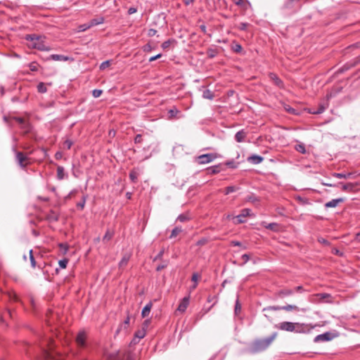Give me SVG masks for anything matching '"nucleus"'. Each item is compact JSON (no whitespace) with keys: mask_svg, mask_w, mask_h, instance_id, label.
<instances>
[{"mask_svg":"<svg viewBox=\"0 0 360 360\" xmlns=\"http://www.w3.org/2000/svg\"><path fill=\"white\" fill-rule=\"evenodd\" d=\"M278 333H273L271 335L262 338H256L248 345V352L250 354H258L266 350L276 340Z\"/></svg>","mask_w":360,"mask_h":360,"instance_id":"obj_1","label":"nucleus"},{"mask_svg":"<svg viewBox=\"0 0 360 360\" xmlns=\"http://www.w3.org/2000/svg\"><path fill=\"white\" fill-rule=\"evenodd\" d=\"M25 39L30 41V47L39 51H49L50 49L45 44L43 37L37 34H27Z\"/></svg>","mask_w":360,"mask_h":360,"instance_id":"obj_2","label":"nucleus"},{"mask_svg":"<svg viewBox=\"0 0 360 360\" xmlns=\"http://www.w3.org/2000/svg\"><path fill=\"white\" fill-rule=\"evenodd\" d=\"M47 347L48 348H45L44 346H41L43 352V360H63V356L53 350L51 340H47Z\"/></svg>","mask_w":360,"mask_h":360,"instance_id":"obj_3","label":"nucleus"},{"mask_svg":"<svg viewBox=\"0 0 360 360\" xmlns=\"http://www.w3.org/2000/svg\"><path fill=\"white\" fill-rule=\"evenodd\" d=\"M220 155L217 153H207L202 154L195 158V161L199 165H205L210 163L217 158H219Z\"/></svg>","mask_w":360,"mask_h":360,"instance_id":"obj_4","label":"nucleus"},{"mask_svg":"<svg viewBox=\"0 0 360 360\" xmlns=\"http://www.w3.org/2000/svg\"><path fill=\"white\" fill-rule=\"evenodd\" d=\"M313 328H314V326L311 324L295 322L294 333L308 334L311 333Z\"/></svg>","mask_w":360,"mask_h":360,"instance_id":"obj_5","label":"nucleus"},{"mask_svg":"<svg viewBox=\"0 0 360 360\" xmlns=\"http://www.w3.org/2000/svg\"><path fill=\"white\" fill-rule=\"evenodd\" d=\"M278 310H285L286 311H299V308L294 304H287L285 306H269L263 308L262 311H278Z\"/></svg>","mask_w":360,"mask_h":360,"instance_id":"obj_6","label":"nucleus"},{"mask_svg":"<svg viewBox=\"0 0 360 360\" xmlns=\"http://www.w3.org/2000/svg\"><path fill=\"white\" fill-rule=\"evenodd\" d=\"M226 168L224 167V165L223 163H219L218 165L209 167L205 169L206 174L208 175H214L220 173L221 172H224Z\"/></svg>","mask_w":360,"mask_h":360,"instance_id":"obj_7","label":"nucleus"},{"mask_svg":"<svg viewBox=\"0 0 360 360\" xmlns=\"http://www.w3.org/2000/svg\"><path fill=\"white\" fill-rule=\"evenodd\" d=\"M295 322L283 321L276 325V328L283 331L294 333Z\"/></svg>","mask_w":360,"mask_h":360,"instance_id":"obj_8","label":"nucleus"},{"mask_svg":"<svg viewBox=\"0 0 360 360\" xmlns=\"http://www.w3.org/2000/svg\"><path fill=\"white\" fill-rule=\"evenodd\" d=\"M15 159L19 166L22 169H25L29 164L28 158L22 152H16Z\"/></svg>","mask_w":360,"mask_h":360,"instance_id":"obj_9","label":"nucleus"},{"mask_svg":"<svg viewBox=\"0 0 360 360\" xmlns=\"http://www.w3.org/2000/svg\"><path fill=\"white\" fill-rule=\"evenodd\" d=\"M359 63H360V56L356 57L354 59L352 60L351 61L347 62V63H345L342 68H340L338 70V72H340V73H342V72L349 70L350 68L356 66Z\"/></svg>","mask_w":360,"mask_h":360,"instance_id":"obj_10","label":"nucleus"},{"mask_svg":"<svg viewBox=\"0 0 360 360\" xmlns=\"http://www.w3.org/2000/svg\"><path fill=\"white\" fill-rule=\"evenodd\" d=\"M359 184L358 183H347L343 184L342 182L338 183V186H341V189L342 191L348 192V193H354L356 191V186Z\"/></svg>","mask_w":360,"mask_h":360,"instance_id":"obj_11","label":"nucleus"},{"mask_svg":"<svg viewBox=\"0 0 360 360\" xmlns=\"http://www.w3.org/2000/svg\"><path fill=\"white\" fill-rule=\"evenodd\" d=\"M333 338V335L330 332H326L323 334H320L316 335L314 339V342H326V341H330Z\"/></svg>","mask_w":360,"mask_h":360,"instance_id":"obj_12","label":"nucleus"},{"mask_svg":"<svg viewBox=\"0 0 360 360\" xmlns=\"http://www.w3.org/2000/svg\"><path fill=\"white\" fill-rule=\"evenodd\" d=\"M245 201L251 202L255 206L258 207L259 205L261 199L254 193H250L245 198Z\"/></svg>","mask_w":360,"mask_h":360,"instance_id":"obj_13","label":"nucleus"},{"mask_svg":"<svg viewBox=\"0 0 360 360\" xmlns=\"http://www.w3.org/2000/svg\"><path fill=\"white\" fill-rule=\"evenodd\" d=\"M76 342L79 347L84 348L86 346V333L84 331H80L76 338Z\"/></svg>","mask_w":360,"mask_h":360,"instance_id":"obj_14","label":"nucleus"},{"mask_svg":"<svg viewBox=\"0 0 360 360\" xmlns=\"http://www.w3.org/2000/svg\"><path fill=\"white\" fill-rule=\"evenodd\" d=\"M269 77L276 86L281 89L284 87L283 81L276 75V74L274 72H270L269 74Z\"/></svg>","mask_w":360,"mask_h":360,"instance_id":"obj_15","label":"nucleus"},{"mask_svg":"<svg viewBox=\"0 0 360 360\" xmlns=\"http://www.w3.org/2000/svg\"><path fill=\"white\" fill-rule=\"evenodd\" d=\"M46 220L49 222H56L59 219V214L56 211L51 210H50L45 217Z\"/></svg>","mask_w":360,"mask_h":360,"instance_id":"obj_16","label":"nucleus"},{"mask_svg":"<svg viewBox=\"0 0 360 360\" xmlns=\"http://www.w3.org/2000/svg\"><path fill=\"white\" fill-rule=\"evenodd\" d=\"M251 210L248 208H245L241 210V212L240 214H238L236 217L237 219V224H242L245 222V220L243 219L245 217L248 216H250Z\"/></svg>","mask_w":360,"mask_h":360,"instance_id":"obj_17","label":"nucleus"},{"mask_svg":"<svg viewBox=\"0 0 360 360\" xmlns=\"http://www.w3.org/2000/svg\"><path fill=\"white\" fill-rule=\"evenodd\" d=\"M189 299H190V297L189 296H187V297H184L180 302L179 306H178V308H177V310L179 311L180 312L183 313L184 312L188 306V304H189Z\"/></svg>","mask_w":360,"mask_h":360,"instance_id":"obj_18","label":"nucleus"},{"mask_svg":"<svg viewBox=\"0 0 360 360\" xmlns=\"http://www.w3.org/2000/svg\"><path fill=\"white\" fill-rule=\"evenodd\" d=\"M49 60H60V61H73L74 59L71 57L60 55V54H52L49 57Z\"/></svg>","mask_w":360,"mask_h":360,"instance_id":"obj_19","label":"nucleus"},{"mask_svg":"<svg viewBox=\"0 0 360 360\" xmlns=\"http://www.w3.org/2000/svg\"><path fill=\"white\" fill-rule=\"evenodd\" d=\"M344 200L345 199L342 198L333 199L332 200L325 203L324 206L326 208L336 207L339 203L343 202Z\"/></svg>","mask_w":360,"mask_h":360,"instance_id":"obj_20","label":"nucleus"},{"mask_svg":"<svg viewBox=\"0 0 360 360\" xmlns=\"http://www.w3.org/2000/svg\"><path fill=\"white\" fill-rule=\"evenodd\" d=\"M293 292H294V290L292 289L284 288V289H281V290H278L276 293V295L277 297H278L280 298H283L285 297L290 296V295H292Z\"/></svg>","mask_w":360,"mask_h":360,"instance_id":"obj_21","label":"nucleus"},{"mask_svg":"<svg viewBox=\"0 0 360 360\" xmlns=\"http://www.w3.org/2000/svg\"><path fill=\"white\" fill-rule=\"evenodd\" d=\"M246 136H247V132L245 131L244 129H241L236 134L235 139L238 143H241V142L245 141Z\"/></svg>","mask_w":360,"mask_h":360,"instance_id":"obj_22","label":"nucleus"},{"mask_svg":"<svg viewBox=\"0 0 360 360\" xmlns=\"http://www.w3.org/2000/svg\"><path fill=\"white\" fill-rule=\"evenodd\" d=\"M248 160L254 165H258L264 160V158L258 155H252L248 157Z\"/></svg>","mask_w":360,"mask_h":360,"instance_id":"obj_23","label":"nucleus"},{"mask_svg":"<svg viewBox=\"0 0 360 360\" xmlns=\"http://www.w3.org/2000/svg\"><path fill=\"white\" fill-rule=\"evenodd\" d=\"M332 176L335 178L338 179H350L354 176L353 172H347V173H336L334 172L332 174Z\"/></svg>","mask_w":360,"mask_h":360,"instance_id":"obj_24","label":"nucleus"},{"mask_svg":"<svg viewBox=\"0 0 360 360\" xmlns=\"http://www.w3.org/2000/svg\"><path fill=\"white\" fill-rule=\"evenodd\" d=\"M139 176V172L136 169H133L132 170H131L129 174V177L133 183L137 182Z\"/></svg>","mask_w":360,"mask_h":360,"instance_id":"obj_25","label":"nucleus"},{"mask_svg":"<svg viewBox=\"0 0 360 360\" xmlns=\"http://www.w3.org/2000/svg\"><path fill=\"white\" fill-rule=\"evenodd\" d=\"M262 226L265 229H269V230H271V231H278V228H279V225L277 223L266 224V222H263L262 223Z\"/></svg>","mask_w":360,"mask_h":360,"instance_id":"obj_26","label":"nucleus"},{"mask_svg":"<svg viewBox=\"0 0 360 360\" xmlns=\"http://www.w3.org/2000/svg\"><path fill=\"white\" fill-rule=\"evenodd\" d=\"M65 177H68V175L65 173L64 167L62 166L57 167V179L58 180H63Z\"/></svg>","mask_w":360,"mask_h":360,"instance_id":"obj_27","label":"nucleus"},{"mask_svg":"<svg viewBox=\"0 0 360 360\" xmlns=\"http://www.w3.org/2000/svg\"><path fill=\"white\" fill-rule=\"evenodd\" d=\"M153 307V304L151 302H148L142 309L141 316L143 317H146L149 315L151 308Z\"/></svg>","mask_w":360,"mask_h":360,"instance_id":"obj_28","label":"nucleus"},{"mask_svg":"<svg viewBox=\"0 0 360 360\" xmlns=\"http://www.w3.org/2000/svg\"><path fill=\"white\" fill-rule=\"evenodd\" d=\"M114 233L115 232L113 230L107 229L104 236L103 237V241L105 242L110 240L112 238Z\"/></svg>","mask_w":360,"mask_h":360,"instance_id":"obj_29","label":"nucleus"},{"mask_svg":"<svg viewBox=\"0 0 360 360\" xmlns=\"http://www.w3.org/2000/svg\"><path fill=\"white\" fill-rule=\"evenodd\" d=\"M87 198V195H84L82 200L77 203L76 206L79 210H82L84 208Z\"/></svg>","mask_w":360,"mask_h":360,"instance_id":"obj_30","label":"nucleus"},{"mask_svg":"<svg viewBox=\"0 0 360 360\" xmlns=\"http://www.w3.org/2000/svg\"><path fill=\"white\" fill-rule=\"evenodd\" d=\"M146 335V331L144 327H142L141 330H137L135 333L134 338H138L139 340L143 338Z\"/></svg>","mask_w":360,"mask_h":360,"instance_id":"obj_31","label":"nucleus"},{"mask_svg":"<svg viewBox=\"0 0 360 360\" xmlns=\"http://www.w3.org/2000/svg\"><path fill=\"white\" fill-rule=\"evenodd\" d=\"M182 232V229L181 227H179V226H176L175 228H174L171 232V234L169 236V238L172 239V238H176L180 233Z\"/></svg>","mask_w":360,"mask_h":360,"instance_id":"obj_32","label":"nucleus"},{"mask_svg":"<svg viewBox=\"0 0 360 360\" xmlns=\"http://www.w3.org/2000/svg\"><path fill=\"white\" fill-rule=\"evenodd\" d=\"M20 128L23 130L25 134H27L31 131V124L28 121L25 120L24 124L20 125Z\"/></svg>","mask_w":360,"mask_h":360,"instance_id":"obj_33","label":"nucleus"},{"mask_svg":"<svg viewBox=\"0 0 360 360\" xmlns=\"http://www.w3.org/2000/svg\"><path fill=\"white\" fill-rule=\"evenodd\" d=\"M103 22H104V18L103 17H100V18H94V19L91 20L89 22V24L91 25V27H92V26L102 24V23H103Z\"/></svg>","mask_w":360,"mask_h":360,"instance_id":"obj_34","label":"nucleus"},{"mask_svg":"<svg viewBox=\"0 0 360 360\" xmlns=\"http://www.w3.org/2000/svg\"><path fill=\"white\" fill-rule=\"evenodd\" d=\"M224 165V167H228L231 169H236L238 167V163L236 162L233 160H228L223 163Z\"/></svg>","mask_w":360,"mask_h":360,"instance_id":"obj_35","label":"nucleus"},{"mask_svg":"<svg viewBox=\"0 0 360 360\" xmlns=\"http://www.w3.org/2000/svg\"><path fill=\"white\" fill-rule=\"evenodd\" d=\"M129 259H130V255H124L123 257L122 258L121 261L119 263L120 268L125 266L127 264Z\"/></svg>","mask_w":360,"mask_h":360,"instance_id":"obj_36","label":"nucleus"},{"mask_svg":"<svg viewBox=\"0 0 360 360\" xmlns=\"http://www.w3.org/2000/svg\"><path fill=\"white\" fill-rule=\"evenodd\" d=\"M231 50L235 53H240L243 51V47L240 44L233 42L231 45Z\"/></svg>","mask_w":360,"mask_h":360,"instance_id":"obj_37","label":"nucleus"},{"mask_svg":"<svg viewBox=\"0 0 360 360\" xmlns=\"http://www.w3.org/2000/svg\"><path fill=\"white\" fill-rule=\"evenodd\" d=\"M202 97L206 99L212 100L214 98V94L210 89H206L202 93Z\"/></svg>","mask_w":360,"mask_h":360,"instance_id":"obj_38","label":"nucleus"},{"mask_svg":"<svg viewBox=\"0 0 360 360\" xmlns=\"http://www.w3.org/2000/svg\"><path fill=\"white\" fill-rule=\"evenodd\" d=\"M218 53V51L216 49H208L207 51V57L210 58H214Z\"/></svg>","mask_w":360,"mask_h":360,"instance_id":"obj_39","label":"nucleus"},{"mask_svg":"<svg viewBox=\"0 0 360 360\" xmlns=\"http://www.w3.org/2000/svg\"><path fill=\"white\" fill-rule=\"evenodd\" d=\"M29 256H30V263H31L32 267V268H35L37 266V262H36V260H35L34 257L33 255L32 250H30Z\"/></svg>","mask_w":360,"mask_h":360,"instance_id":"obj_40","label":"nucleus"},{"mask_svg":"<svg viewBox=\"0 0 360 360\" xmlns=\"http://www.w3.org/2000/svg\"><path fill=\"white\" fill-rule=\"evenodd\" d=\"M295 150L302 154H305L307 152L305 146L303 143L296 145Z\"/></svg>","mask_w":360,"mask_h":360,"instance_id":"obj_41","label":"nucleus"},{"mask_svg":"<svg viewBox=\"0 0 360 360\" xmlns=\"http://www.w3.org/2000/svg\"><path fill=\"white\" fill-rule=\"evenodd\" d=\"M179 112H180V111L175 107H174L173 108L170 109L168 111L169 118H173V117H176V115Z\"/></svg>","mask_w":360,"mask_h":360,"instance_id":"obj_42","label":"nucleus"},{"mask_svg":"<svg viewBox=\"0 0 360 360\" xmlns=\"http://www.w3.org/2000/svg\"><path fill=\"white\" fill-rule=\"evenodd\" d=\"M300 0H287L284 4V8L287 9H292L293 8V3L298 2Z\"/></svg>","mask_w":360,"mask_h":360,"instance_id":"obj_43","label":"nucleus"},{"mask_svg":"<svg viewBox=\"0 0 360 360\" xmlns=\"http://www.w3.org/2000/svg\"><path fill=\"white\" fill-rule=\"evenodd\" d=\"M190 219L189 216L187 214H181L178 216L177 220L181 222H186Z\"/></svg>","mask_w":360,"mask_h":360,"instance_id":"obj_44","label":"nucleus"},{"mask_svg":"<svg viewBox=\"0 0 360 360\" xmlns=\"http://www.w3.org/2000/svg\"><path fill=\"white\" fill-rule=\"evenodd\" d=\"M37 91H38V92H39L41 94L46 93L47 91V89H46L44 83H43V82L39 83V84L37 85Z\"/></svg>","mask_w":360,"mask_h":360,"instance_id":"obj_45","label":"nucleus"},{"mask_svg":"<svg viewBox=\"0 0 360 360\" xmlns=\"http://www.w3.org/2000/svg\"><path fill=\"white\" fill-rule=\"evenodd\" d=\"M174 41H175V40L173 39H168V40L164 41L162 44L161 46H162V48L163 49H168L170 46L171 44L174 42Z\"/></svg>","mask_w":360,"mask_h":360,"instance_id":"obj_46","label":"nucleus"},{"mask_svg":"<svg viewBox=\"0 0 360 360\" xmlns=\"http://www.w3.org/2000/svg\"><path fill=\"white\" fill-rule=\"evenodd\" d=\"M60 250L62 251L63 255H65L68 250L69 246L66 243H60L58 245Z\"/></svg>","mask_w":360,"mask_h":360,"instance_id":"obj_47","label":"nucleus"},{"mask_svg":"<svg viewBox=\"0 0 360 360\" xmlns=\"http://www.w3.org/2000/svg\"><path fill=\"white\" fill-rule=\"evenodd\" d=\"M284 109L285 110V111H287L288 112H289L292 115L297 114V110L295 109H294L293 108L290 107L289 105H285Z\"/></svg>","mask_w":360,"mask_h":360,"instance_id":"obj_48","label":"nucleus"},{"mask_svg":"<svg viewBox=\"0 0 360 360\" xmlns=\"http://www.w3.org/2000/svg\"><path fill=\"white\" fill-rule=\"evenodd\" d=\"M238 189V188L234 186H228L226 188L224 193H225V195H228L231 193L236 191Z\"/></svg>","mask_w":360,"mask_h":360,"instance_id":"obj_49","label":"nucleus"},{"mask_svg":"<svg viewBox=\"0 0 360 360\" xmlns=\"http://www.w3.org/2000/svg\"><path fill=\"white\" fill-rule=\"evenodd\" d=\"M169 262L168 261H164L162 264H160L157 266L156 271H160L162 269H165L168 266Z\"/></svg>","mask_w":360,"mask_h":360,"instance_id":"obj_50","label":"nucleus"},{"mask_svg":"<svg viewBox=\"0 0 360 360\" xmlns=\"http://www.w3.org/2000/svg\"><path fill=\"white\" fill-rule=\"evenodd\" d=\"M69 260L67 258L63 259L59 261L58 264L60 268L65 269L67 267Z\"/></svg>","mask_w":360,"mask_h":360,"instance_id":"obj_51","label":"nucleus"},{"mask_svg":"<svg viewBox=\"0 0 360 360\" xmlns=\"http://www.w3.org/2000/svg\"><path fill=\"white\" fill-rule=\"evenodd\" d=\"M250 25L248 22H240L238 26V29L241 31H245L248 28V27Z\"/></svg>","mask_w":360,"mask_h":360,"instance_id":"obj_52","label":"nucleus"},{"mask_svg":"<svg viewBox=\"0 0 360 360\" xmlns=\"http://www.w3.org/2000/svg\"><path fill=\"white\" fill-rule=\"evenodd\" d=\"M72 145H73V142L70 139H66L63 142V146H64V148H65L67 149H70Z\"/></svg>","mask_w":360,"mask_h":360,"instance_id":"obj_53","label":"nucleus"},{"mask_svg":"<svg viewBox=\"0 0 360 360\" xmlns=\"http://www.w3.org/2000/svg\"><path fill=\"white\" fill-rule=\"evenodd\" d=\"M165 252V250L164 249H162L159 252L158 254L155 257V258L153 259V261L155 262L157 260H161L162 258V256H163V254Z\"/></svg>","mask_w":360,"mask_h":360,"instance_id":"obj_54","label":"nucleus"},{"mask_svg":"<svg viewBox=\"0 0 360 360\" xmlns=\"http://www.w3.org/2000/svg\"><path fill=\"white\" fill-rule=\"evenodd\" d=\"M103 91L101 89H94L92 91V95L94 98H98L102 94Z\"/></svg>","mask_w":360,"mask_h":360,"instance_id":"obj_55","label":"nucleus"},{"mask_svg":"<svg viewBox=\"0 0 360 360\" xmlns=\"http://www.w3.org/2000/svg\"><path fill=\"white\" fill-rule=\"evenodd\" d=\"M110 64V60H105V61H103L101 65H100V70H105V68H107Z\"/></svg>","mask_w":360,"mask_h":360,"instance_id":"obj_56","label":"nucleus"},{"mask_svg":"<svg viewBox=\"0 0 360 360\" xmlns=\"http://www.w3.org/2000/svg\"><path fill=\"white\" fill-rule=\"evenodd\" d=\"M326 107L323 105H320L317 110L313 112L314 114H321L324 112Z\"/></svg>","mask_w":360,"mask_h":360,"instance_id":"obj_57","label":"nucleus"},{"mask_svg":"<svg viewBox=\"0 0 360 360\" xmlns=\"http://www.w3.org/2000/svg\"><path fill=\"white\" fill-rule=\"evenodd\" d=\"M240 310H241V305L239 303L238 300H237L236 302V305H235V313L237 314L239 312H240Z\"/></svg>","mask_w":360,"mask_h":360,"instance_id":"obj_58","label":"nucleus"},{"mask_svg":"<svg viewBox=\"0 0 360 360\" xmlns=\"http://www.w3.org/2000/svg\"><path fill=\"white\" fill-rule=\"evenodd\" d=\"M90 27H91V25L89 23V24L81 25L79 28V31L84 32V31H86V30H88Z\"/></svg>","mask_w":360,"mask_h":360,"instance_id":"obj_59","label":"nucleus"},{"mask_svg":"<svg viewBox=\"0 0 360 360\" xmlns=\"http://www.w3.org/2000/svg\"><path fill=\"white\" fill-rule=\"evenodd\" d=\"M13 120L17 122L20 126L22 124H24V122L25 121V120L22 117H13Z\"/></svg>","mask_w":360,"mask_h":360,"instance_id":"obj_60","label":"nucleus"},{"mask_svg":"<svg viewBox=\"0 0 360 360\" xmlns=\"http://www.w3.org/2000/svg\"><path fill=\"white\" fill-rule=\"evenodd\" d=\"M142 136L141 134H137L134 138V143H141L142 142Z\"/></svg>","mask_w":360,"mask_h":360,"instance_id":"obj_61","label":"nucleus"},{"mask_svg":"<svg viewBox=\"0 0 360 360\" xmlns=\"http://www.w3.org/2000/svg\"><path fill=\"white\" fill-rule=\"evenodd\" d=\"M207 240L206 238H202L196 243V245H199V246H202V245H205L207 243Z\"/></svg>","mask_w":360,"mask_h":360,"instance_id":"obj_62","label":"nucleus"},{"mask_svg":"<svg viewBox=\"0 0 360 360\" xmlns=\"http://www.w3.org/2000/svg\"><path fill=\"white\" fill-rule=\"evenodd\" d=\"M234 3L236 4V5L241 7H243L245 4L244 0H234Z\"/></svg>","mask_w":360,"mask_h":360,"instance_id":"obj_63","label":"nucleus"},{"mask_svg":"<svg viewBox=\"0 0 360 360\" xmlns=\"http://www.w3.org/2000/svg\"><path fill=\"white\" fill-rule=\"evenodd\" d=\"M241 259L243 260V263H247L250 259V255L248 254H244L242 255Z\"/></svg>","mask_w":360,"mask_h":360,"instance_id":"obj_64","label":"nucleus"}]
</instances>
